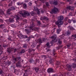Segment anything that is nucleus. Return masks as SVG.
<instances>
[{
    "label": "nucleus",
    "mask_w": 76,
    "mask_h": 76,
    "mask_svg": "<svg viewBox=\"0 0 76 76\" xmlns=\"http://www.w3.org/2000/svg\"><path fill=\"white\" fill-rule=\"evenodd\" d=\"M58 43L59 44V45H60V44H62V42L61 41H59Z\"/></svg>",
    "instance_id": "bf43d9fd"
},
{
    "label": "nucleus",
    "mask_w": 76,
    "mask_h": 76,
    "mask_svg": "<svg viewBox=\"0 0 76 76\" xmlns=\"http://www.w3.org/2000/svg\"><path fill=\"white\" fill-rule=\"evenodd\" d=\"M20 60H20L19 61H18L16 64V67H20V65L21 64L20 63H21V62H22Z\"/></svg>",
    "instance_id": "423d86ee"
},
{
    "label": "nucleus",
    "mask_w": 76,
    "mask_h": 76,
    "mask_svg": "<svg viewBox=\"0 0 76 76\" xmlns=\"http://www.w3.org/2000/svg\"><path fill=\"white\" fill-rule=\"evenodd\" d=\"M26 47H27V45L26 44H24V45L23 46V48H26Z\"/></svg>",
    "instance_id": "864d4df0"
},
{
    "label": "nucleus",
    "mask_w": 76,
    "mask_h": 76,
    "mask_svg": "<svg viewBox=\"0 0 76 76\" xmlns=\"http://www.w3.org/2000/svg\"><path fill=\"white\" fill-rule=\"evenodd\" d=\"M76 38L75 34H73L72 35L71 37V39H75Z\"/></svg>",
    "instance_id": "412c9836"
},
{
    "label": "nucleus",
    "mask_w": 76,
    "mask_h": 76,
    "mask_svg": "<svg viewBox=\"0 0 76 76\" xmlns=\"http://www.w3.org/2000/svg\"><path fill=\"white\" fill-rule=\"evenodd\" d=\"M64 25H67L68 24V23H67V22H64Z\"/></svg>",
    "instance_id": "774afa93"
},
{
    "label": "nucleus",
    "mask_w": 76,
    "mask_h": 76,
    "mask_svg": "<svg viewBox=\"0 0 76 76\" xmlns=\"http://www.w3.org/2000/svg\"><path fill=\"white\" fill-rule=\"evenodd\" d=\"M24 15H25L26 16H29L30 15V14H29V13L28 12L25 11L24 12Z\"/></svg>",
    "instance_id": "4468645a"
},
{
    "label": "nucleus",
    "mask_w": 76,
    "mask_h": 76,
    "mask_svg": "<svg viewBox=\"0 0 76 76\" xmlns=\"http://www.w3.org/2000/svg\"><path fill=\"white\" fill-rule=\"evenodd\" d=\"M2 58H4L5 60H6V59H7V56H4Z\"/></svg>",
    "instance_id": "e2e57ef3"
},
{
    "label": "nucleus",
    "mask_w": 76,
    "mask_h": 76,
    "mask_svg": "<svg viewBox=\"0 0 76 76\" xmlns=\"http://www.w3.org/2000/svg\"><path fill=\"white\" fill-rule=\"evenodd\" d=\"M57 11H58V9L56 7H54L52 10V12L56 14L57 13Z\"/></svg>",
    "instance_id": "0eeeda50"
},
{
    "label": "nucleus",
    "mask_w": 76,
    "mask_h": 76,
    "mask_svg": "<svg viewBox=\"0 0 76 76\" xmlns=\"http://www.w3.org/2000/svg\"><path fill=\"white\" fill-rule=\"evenodd\" d=\"M28 36L27 35H24L23 38H27Z\"/></svg>",
    "instance_id": "0e129e2a"
},
{
    "label": "nucleus",
    "mask_w": 76,
    "mask_h": 76,
    "mask_svg": "<svg viewBox=\"0 0 76 76\" xmlns=\"http://www.w3.org/2000/svg\"><path fill=\"white\" fill-rule=\"evenodd\" d=\"M60 64V61H56V65L57 66V65H59Z\"/></svg>",
    "instance_id": "72a5a7b5"
},
{
    "label": "nucleus",
    "mask_w": 76,
    "mask_h": 76,
    "mask_svg": "<svg viewBox=\"0 0 76 76\" xmlns=\"http://www.w3.org/2000/svg\"><path fill=\"white\" fill-rule=\"evenodd\" d=\"M13 48H8L7 49V52H8L9 53H10V51H12V50H13Z\"/></svg>",
    "instance_id": "6ab92c4d"
},
{
    "label": "nucleus",
    "mask_w": 76,
    "mask_h": 76,
    "mask_svg": "<svg viewBox=\"0 0 76 76\" xmlns=\"http://www.w3.org/2000/svg\"><path fill=\"white\" fill-rule=\"evenodd\" d=\"M23 76H28V74L26 73H24Z\"/></svg>",
    "instance_id": "4d7b16f0"
},
{
    "label": "nucleus",
    "mask_w": 76,
    "mask_h": 76,
    "mask_svg": "<svg viewBox=\"0 0 76 76\" xmlns=\"http://www.w3.org/2000/svg\"><path fill=\"white\" fill-rule=\"evenodd\" d=\"M18 72H19V70H17V69L14 70V72L15 73H18Z\"/></svg>",
    "instance_id": "79ce46f5"
},
{
    "label": "nucleus",
    "mask_w": 76,
    "mask_h": 76,
    "mask_svg": "<svg viewBox=\"0 0 76 76\" xmlns=\"http://www.w3.org/2000/svg\"><path fill=\"white\" fill-rule=\"evenodd\" d=\"M36 46V45H35V44H32L31 46L32 47H35Z\"/></svg>",
    "instance_id": "3c124183"
},
{
    "label": "nucleus",
    "mask_w": 76,
    "mask_h": 76,
    "mask_svg": "<svg viewBox=\"0 0 76 76\" xmlns=\"http://www.w3.org/2000/svg\"><path fill=\"white\" fill-rule=\"evenodd\" d=\"M10 11H12V9H11L9 8L7 10V14L5 15V16L6 17V18H8V16L6 17V16L8 15H9L10 14Z\"/></svg>",
    "instance_id": "20e7f679"
},
{
    "label": "nucleus",
    "mask_w": 76,
    "mask_h": 76,
    "mask_svg": "<svg viewBox=\"0 0 76 76\" xmlns=\"http://www.w3.org/2000/svg\"><path fill=\"white\" fill-rule=\"evenodd\" d=\"M60 41V39H57L56 40V42H58L59 41Z\"/></svg>",
    "instance_id": "052dcab7"
},
{
    "label": "nucleus",
    "mask_w": 76,
    "mask_h": 76,
    "mask_svg": "<svg viewBox=\"0 0 76 76\" xmlns=\"http://www.w3.org/2000/svg\"><path fill=\"white\" fill-rule=\"evenodd\" d=\"M32 61H33V60H32V59H30L29 60V62L30 63H32Z\"/></svg>",
    "instance_id": "338daca9"
},
{
    "label": "nucleus",
    "mask_w": 76,
    "mask_h": 76,
    "mask_svg": "<svg viewBox=\"0 0 76 76\" xmlns=\"http://www.w3.org/2000/svg\"><path fill=\"white\" fill-rule=\"evenodd\" d=\"M46 6H49V3L48 2H46Z\"/></svg>",
    "instance_id": "680f3d73"
},
{
    "label": "nucleus",
    "mask_w": 76,
    "mask_h": 76,
    "mask_svg": "<svg viewBox=\"0 0 76 76\" xmlns=\"http://www.w3.org/2000/svg\"><path fill=\"white\" fill-rule=\"evenodd\" d=\"M47 71L49 73H53L54 72V69H53V68H50L48 69Z\"/></svg>",
    "instance_id": "39448f33"
},
{
    "label": "nucleus",
    "mask_w": 76,
    "mask_h": 76,
    "mask_svg": "<svg viewBox=\"0 0 76 76\" xmlns=\"http://www.w3.org/2000/svg\"><path fill=\"white\" fill-rule=\"evenodd\" d=\"M68 20H69L68 18L66 17L64 19V21H65V22H67L68 21Z\"/></svg>",
    "instance_id": "ea45409f"
},
{
    "label": "nucleus",
    "mask_w": 76,
    "mask_h": 76,
    "mask_svg": "<svg viewBox=\"0 0 76 76\" xmlns=\"http://www.w3.org/2000/svg\"><path fill=\"white\" fill-rule=\"evenodd\" d=\"M31 15L32 16H34V15H35V13L34 12H31Z\"/></svg>",
    "instance_id": "de8ad7c7"
},
{
    "label": "nucleus",
    "mask_w": 76,
    "mask_h": 76,
    "mask_svg": "<svg viewBox=\"0 0 76 76\" xmlns=\"http://www.w3.org/2000/svg\"><path fill=\"white\" fill-rule=\"evenodd\" d=\"M8 39L9 41H12V39H11L10 37H9V38H8Z\"/></svg>",
    "instance_id": "69168bd1"
},
{
    "label": "nucleus",
    "mask_w": 76,
    "mask_h": 76,
    "mask_svg": "<svg viewBox=\"0 0 76 76\" xmlns=\"http://www.w3.org/2000/svg\"><path fill=\"white\" fill-rule=\"evenodd\" d=\"M46 46L47 48H50V44L49 42L47 43L46 44Z\"/></svg>",
    "instance_id": "4c0bfd02"
},
{
    "label": "nucleus",
    "mask_w": 76,
    "mask_h": 76,
    "mask_svg": "<svg viewBox=\"0 0 76 76\" xmlns=\"http://www.w3.org/2000/svg\"><path fill=\"white\" fill-rule=\"evenodd\" d=\"M16 58H17V59L18 60H20V59H21V57L20 56H18L16 57Z\"/></svg>",
    "instance_id": "c756f323"
},
{
    "label": "nucleus",
    "mask_w": 76,
    "mask_h": 76,
    "mask_svg": "<svg viewBox=\"0 0 76 76\" xmlns=\"http://www.w3.org/2000/svg\"><path fill=\"white\" fill-rule=\"evenodd\" d=\"M72 21H73V23H76V20H75V19L73 18L72 19Z\"/></svg>",
    "instance_id": "37998d69"
},
{
    "label": "nucleus",
    "mask_w": 76,
    "mask_h": 76,
    "mask_svg": "<svg viewBox=\"0 0 76 76\" xmlns=\"http://www.w3.org/2000/svg\"><path fill=\"white\" fill-rule=\"evenodd\" d=\"M38 29H39L38 28L34 27V31H38Z\"/></svg>",
    "instance_id": "c03bdc74"
},
{
    "label": "nucleus",
    "mask_w": 76,
    "mask_h": 76,
    "mask_svg": "<svg viewBox=\"0 0 76 76\" xmlns=\"http://www.w3.org/2000/svg\"><path fill=\"white\" fill-rule=\"evenodd\" d=\"M22 5H23L24 9H26V8L27 7V5L26 3H25L23 4Z\"/></svg>",
    "instance_id": "b1692460"
},
{
    "label": "nucleus",
    "mask_w": 76,
    "mask_h": 76,
    "mask_svg": "<svg viewBox=\"0 0 76 76\" xmlns=\"http://www.w3.org/2000/svg\"><path fill=\"white\" fill-rule=\"evenodd\" d=\"M37 42L39 43V44H41L42 43V40H41V38H39L37 40Z\"/></svg>",
    "instance_id": "ddd939ff"
},
{
    "label": "nucleus",
    "mask_w": 76,
    "mask_h": 76,
    "mask_svg": "<svg viewBox=\"0 0 76 76\" xmlns=\"http://www.w3.org/2000/svg\"><path fill=\"white\" fill-rule=\"evenodd\" d=\"M68 28H69V29H70V30H72L73 31V30H75V28H73V27H72V26H69Z\"/></svg>",
    "instance_id": "5701e85b"
},
{
    "label": "nucleus",
    "mask_w": 76,
    "mask_h": 76,
    "mask_svg": "<svg viewBox=\"0 0 76 76\" xmlns=\"http://www.w3.org/2000/svg\"><path fill=\"white\" fill-rule=\"evenodd\" d=\"M52 55L53 56H57V54L56 53V51L55 49L53 50V51H52Z\"/></svg>",
    "instance_id": "2eb2a0df"
},
{
    "label": "nucleus",
    "mask_w": 76,
    "mask_h": 76,
    "mask_svg": "<svg viewBox=\"0 0 76 76\" xmlns=\"http://www.w3.org/2000/svg\"><path fill=\"white\" fill-rule=\"evenodd\" d=\"M23 11H20L19 12H20V15H22L23 16L24 15V13H23Z\"/></svg>",
    "instance_id": "49530a36"
},
{
    "label": "nucleus",
    "mask_w": 76,
    "mask_h": 76,
    "mask_svg": "<svg viewBox=\"0 0 76 76\" xmlns=\"http://www.w3.org/2000/svg\"><path fill=\"white\" fill-rule=\"evenodd\" d=\"M72 67L74 68V69H75V68L76 67V64H73V66H72Z\"/></svg>",
    "instance_id": "09e8293b"
},
{
    "label": "nucleus",
    "mask_w": 76,
    "mask_h": 76,
    "mask_svg": "<svg viewBox=\"0 0 76 76\" xmlns=\"http://www.w3.org/2000/svg\"><path fill=\"white\" fill-rule=\"evenodd\" d=\"M25 52V49H23L21 50L20 52V54H22V53H24Z\"/></svg>",
    "instance_id": "393cba45"
},
{
    "label": "nucleus",
    "mask_w": 76,
    "mask_h": 76,
    "mask_svg": "<svg viewBox=\"0 0 76 76\" xmlns=\"http://www.w3.org/2000/svg\"><path fill=\"white\" fill-rule=\"evenodd\" d=\"M71 34V31L68 30L66 33V35L67 36H69Z\"/></svg>",
    "instance_id": "9d476101"
},
{
    "label": "nucleus",
    "mask_w": 76,
    "mask_h": 76,
    "mask_svg": "<svg viewBox=\"0 0 76 76\" xmlns=\"http://www.w3.org/2000/svg\"><path fill=\"white\" fill-rule=\"evenodd\" d=\"M36 10H37V13L38 15H40V11L41 10L39 9H38V8H37L36 9Z\"/></svg>",
    "instance_id": "f3484780"
},
{
    "label": "nucleus",
    "mask_w": 76,
    "mask_h": 76,
    "mask_svg": "<svg viewBox=\"0 0 76 76\" xmlns=\"http://www.w3.org/2000/svg\"><path fill=\"white\" fill-rule=\"evenodd\" d=\"M30 25L31 26L30 28V30H28L27 29H25V30L26 31V33L27 34L29 35L30 33L31 32V31H33V27H34V26L35 25H34V20H31V22L30 23Z\"/></svg>",
    "instance_id": "f257e3e1"
},
{
    "label": "nucleus",
    "mask_w": 76,
    "mask_h": 76,
    "mask_svg": "<svg viewBox=\"0 0 76 76\" xmlns=\"http://www.w3.org/2000/svg\"><path fill=\"white\" fill-rule=\"evenodd\" d=\"M5 26L4 24H1L0 25V28H4Z\"/></svg>",
    "instance_id": "cd10ccee"
},
{
    "label": "nucleus",
    "mask_w": 76,
    "mask_h": 76,
    "mask_svg": "<svg viewBox=\"0 0 76 76\" xmlns=\"http://www.w3.org/2000/svg\"><path fill=\"white\" fill-rule=\"evenodd\" d=\"M63 24V22L60 20H58L57 22V25L58 28H60L61 26L60 25H62Z\"/></svg>",
    "instance_id": "7ed1b4c3"
},
{
    "label": "nucleus",
    "mask_w": 76,
    "mask_h": 76,
    "mask_svg": "<svg viewBox=\"0 0 76 76\" xmlns=\"http://www.w3.org/2000/svg\"><path fill=\"white\" fill-rule=\"evenodd\" d=\"M40 20H44L46 21V22H49V18L47 17H42L40 18Z\"/></svg>",
    "instance_id": "f03ea898"
},
{
    "label": "nucleus",
    "mask_w": 76,
    "mask_h": 76,
    "mask_svg": "<svg viewBox=\"0 0 76 76\" xmlns=\"http://www.w3.org/2000/svg\"><path fill=\"white\" fill-rule=\"evenodd\" d=\"M23 4V2H22V3H20V2H18L17 3V4L18 5V6H22V4Z\"/></svg>",
    "instance_id": "bb28decb"
},
{
    "label": "nucleus",
    "mask_w": 76,
    "mask_h": 76,
    "mask_svg": "<svg viewBox=\"0 0 76 76\" xmlns=\"http://www.w3.org/2000/svg\"><path fill=\"white\" fill-rule=\"evenodd\" d=\"M33 70H35V72H37V73H38V72L39 71V68H38V67H35L33 68Z\"/></svg>",
    "instance_id": "9b49d317"
},
{
    "label": "nucleus",
    "mask_w": 76,
    "mask_h": 76,
    "mask_svg": "<svg viewBox=\"0 0 76 76\" xmlns=\"http://www.w3.org/2000/svg\"><path fill=\"white\" fill-rule=\"evenodd\" d=\"M67 22L69 23H71L72 22V20L70 19H68Z\"/></svg>",
    "instance_id": "8fccbe9b"
},
{
    "label": "nucleus",
    "mask_w": 76,
    "mask_h": 76,
    "mask_svg": "<svg viewBox=\"0 0 76 76\" xmlns=\"http://www.w3.org/2000/svg\"><path fill=\"white\" fill-rule=\"evenodd\" d=\"M54 42H55V41L53 40H52L51 42H50L51 44H54Z\"/></svg>",
    "instance_id": "a18cd8bd"
},
{
    "label": "nucleus",
    "mask_w": 76,
    "mask_h": 76,
    "mask_svg": "<svg viewBox=\"0 0 76 76\" xmlns=\"http://www.w3.org/2000/svg\"><path fill=\"white\" fill-rule=\"evenodd\" d=\"M66 46L68 48H69V47H70L71 46V44H67Z\"/></svg>",
    "instance_id": "603ef678"
},
{
    "label": "nucleus",
    "mask_w": 76,
    "mask_h": 76,
    "mask_svg": "<svg viewBox=\"0 0 76 76\" xmlns=\"http://www.w3.org/2000/svg\"><path fill=\"white\" fill-rule=\"evenodd\" d=\"M3 53V51H2L1 50H0V55H1V54H2Z\"/></svg>",
    "instance_id": "6e6d98bb"
},
{
    "label": "nucleus",
    "mask_w": 76,
    "mask_h": 76,
    "mask_svg": "<svg viewBox=\"0 0 76 76\" xmlns=\"http://www.w3.org/2000/svg\"><path fill=\"white\" fill-rule=\"evenodd\" d=\"M13 3V2L12 1H11L10 3L8 5V6L9 7H10V6H12V4Z\"/></svg>",
    "instance_id": "473e14b6"
},
{
    "label": "nucleus",
    "mask_w": 76,
    "mask_h": 76,
    "mask_svg": "<svg viewBox=\"0 0 76 76\" xmlns=\"http://www.w3.org/2000/svg\"><path fill=\"white\" fill-rule=\"evenodd\" d=\"M35 51V50L32 49H31L29 48L28 49V52L29 53H31L32 51Z\"/></svg>",
    "instance_id": "dca6fc26"
},
{
    "label": "nucleus",
    "mask_w": 76,
    "mask_h": 76,
    "mask_svg": "<svg viewBox=\"0 0 76 76\" xmlns=\"http://www.w3.org/2000/svg\"><path fill=\"white\" fill-rule=\"evenodd\" d=\"M41 57H42V58H47V56L46 55H43L41 56Z\"/></svg>",
    "instance_id": "58836bf2"
},
{
    "label": "nucleus",
    "mask_w": 76,
    "mask_h": 76,
    "mask_svg": "<svg viewBox=\"0 0 76 76\" xmlns=\"http://www.w3.org/2000/svg\"><path fill=\"white\" fill-rule=\"evenodd\" d=\"M53 40L55 41L56 39V38H57V36L56 35H54L52 36V37H50Z\"/></svg>",
    "instance_id": "f8f14e48"
},
{
    "label": "nucleus",
    "mask_w": 76,
    "mask_h": 76,
    "mask_svg": "<svg viewBox=\"0 0 76 76\" xmlns=\"http://www.w3.org/2000/svg\"><path fill=\"white\" fill-rule=\"evenodd\" d=\"M13 19H12L11 18H9L8 20V22H10V23H12V22H13Z\"/></svg>",
    "instance_id": "a211bd4d"
},
{
    "label": "nucleus",
    "mask_w": 76,
    "mask_h": 76,
    "mask_svg": "<svg viewBox=\"0 0 76 76\" xmlns=\"http://www.w3.org/2000/svg\"><path fill=\"white\" fill-rule=\"evenodd\" d=\"M72 8H73L72 6H69L66 7V9L68 10H71V9Z\"/></svg>",
    "instance_id": "aec40b11"
},
{
    "label": "nucleus",
    "mask_w": 76,
    "mask_h": 76,
    "mask_svg": "<svg viewBox=\"0 0 76 76\" xmlns=\"http://www.w3.org/2000/svg\"><path fill=\"white\" fill-rule=\"evenodd\" d=\"M66 67L68 71H70L72 70V66L67 65Z\"/></svg>",
    "instance_id": "6e6552de"
},
{
    "label": "nucleus",
    "mask_w": 76,
    "mask_h": 76,
    "mask_svg": "<svg viewBox=\"0 0 76 76\" xmlns=\"http://www.w3.org/2000/svg\"><path fill=\"white\" fill-rule=\"evenodd\" d=\"M63 16L62 15H60L58 17V20H63Z\"/></svg>",
    "instance_id": "1a4fd4ad"
},
{
    "label": "nucleus",
    "mask_w": 76,
    "mask_h": 76,
    "mask_svg": "<svg viewBox=\"0 0 76 76\" xmlns=\"http://www.w3.org/2000/svg\"><path fill=\"white\" fill-rule=\"evenodd\" d=\"M62 47H63V45H62L61 46H59L58 47H57L56 48V49H58H58H60V48Z\"/></svg>",
    "instance_id": "a19ab883"
},
{
    "label": "nucleus",
    "mask_w": 76,
    "mask_h": 76,
    "mask_svg": "<svg viewBox=\"0 0 76 76\" xmlns=\"http://www.w3.org/2000/svg\"><path fill=\"white\" fill-rule=\"evenodd\" d=\"M53 4H54V5H57V4H58V2H57V1H54L53 2Z\"/></svg>",
    "instance_id": "2f4dec72"
},
{
    "label": "nucleus",
    "mask_w": 76,
    "mask_h": 76,
    "mask_svg": "<svg viewBox=\"0 0 76 76\" xmlns=\"http://www.w3.org/2000/svg\"><path fill=\"white\" fill-rule=\"evenodd\" d=\"M49 62L50 64H52V63H53V60L52 59H50L49 61Z\"/></svg>",
    "instance_id": "a878e982"
},
{
    "label": "nucleus",
    "mask_w": 76,
    "mask_h": 76,
    "mask_svg": "<svg viewBox=\"0 0 76 76\" xmlns=\"http://www.w3.org/2000/svg\"><path fill=\"white\" fill-rule=\"evenodd\" d=\"M61 31V29H57V34H59L60 32V31Z\"/></svg>",
    "instance_id": "c85d7f7f"
},
{
    "label": "nucleus",
    "mask_w": 76,
    "mask_h": 76,
    "mask_svg": "<svg viewBox=\"0 0 76 76\" xmlns=\"http://www.w3.org/2000/svg\"><path fill=\"white\" fill-rule=\"evenodd\" d=\"M3 31L4 32H9V31L6 28L3 30Z\"/></svg>",
    "instance_id": "c9c22d12"
},
{
    "label": "nucleus",
    "mask_w": 76,
    "mask_h": 76,
    "mask_svg": "<svg viewBox=\"0 0 76 76\" xmlns=\"http://www.w3.org/2000/svg\"><path fill=\"white\" fill-rule=\"evenodd\" d=\"M4 14V12L3 11H0V15H3Z\"/></svg>",
    "instance_id": "e433bc0d"
},
{
    "label": "nucleus",
    "mask_w": 76,
    "mask_h": 76,
    "mask_svg": "<svg viewBox=\"0 0 76 76\" xmlns=\"http://www.w3.org/2000/svg\"><path fill=\"white\" fill-rule=\"evenodd\" d=\"M37 23L38 25H41V21H38L37 22Z\"/></svg>",
    "instance_id": "13d9d810"
},
{
    "label": "nucleus",
    "mask_w": 76,
    "mask_h": 76,
    "mask_svg": "<svg viewBox=\"0 0 76 76\" xmlns=\"http://www.w3.org/2000/svg\"><path fill=\"white\" fill-rule=\"evenodd\" d=\"M37 63H39V60L37 61L34 64H35V65H36V64H37Z\"/></svg>",
    "instance_id": "5fc2aeb1"
},
{
    "label": "nucleus",
    "mask_w": 76,
    "mask_h": 76,
    "mask_svg": "<svg viewBox=\"0 0 76 76\" xmlns=\"http://www.w3.org/2000/svg\"><path fill=\"white\" fill-rule=\"evenodd\" d=\"M3 71L0 68V75H3Z\"/></svg>",
    "instance_id": "f704fd0d"
},
{
    "label": "nucleus",
    "mask_w": 76,
    "mask_h": 76,
    "mask_svg": "<svg viewBox=\"0 0 76 76\" xmlns=\"http://www.w3.org/2000/svg\"><path fill=\"white\" fill-rule=\"evenodd\" d=\"M10 8L11 9V10H15V7L14 6L10 7Z\"/></svg>",
    "instance_id": "7c9ffc66"
},
{
    "label": "nucleus",
    "mask_w": 76,
    "mask_h": 76,
    "mask_svg": "<svg viewBox=\"0 0 76 76\" xmlns=\"http://www.w3.org/2000/svg\"><path fill=\"white\" fill-rule=\"evenodd\" d=\"M15 18H16L17 20H19V19H20V18L19 17V15H15Z\"/></svg>",
    "instance_id": "4be33fe9"
}]
</instances>
